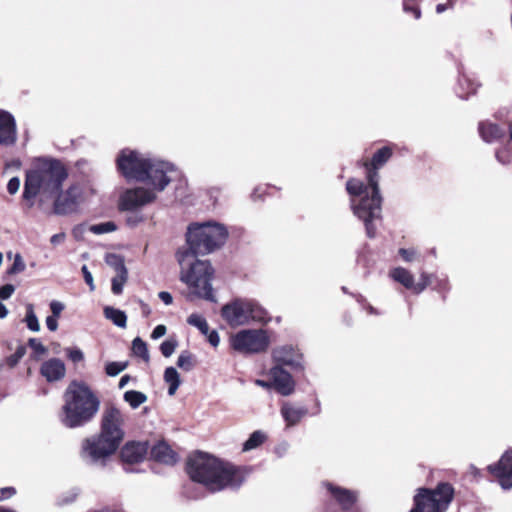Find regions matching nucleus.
<instances>
[{
	"mask_svg": "<svg viewBox=\"0 0 512 512\" xmlns=\"http://www.w3.org/2000/svg\"><path fill=\"white\" fill-rule=\"evenodd\" d=\"M228 231L217 222L192 223L186 233L187 247L179 249L176 257L180 265V280L185 283L190 295L215 301L211 280L214 270L206 260L197 255L209 254L226 242Z\"/></svg>",
	"mask_w": 512,
	"mask_h": 512,
	"instance_id": "nucleus-1",
	"label": "nucleus"
},
{
	"mask_svg": "<svg viewBox=\"0 0 512 512\" xmlns=\"http://www.w3.org/2000/svg\"><path fill=\"white\" fill-rule=\"evenodd\" d=\"M117 168L128 180L143 182L149 189L138 187L126 190L120 197L122 210L134 211L153 202L156 193L163 191L176 173L173 164L147 157L137 151L124 149L117 157Z\"/></svg>",
	"mask_w": 512,
	"mask_h": 512,
	"instance_id": "nucleus-2",
	"label": "nucleus"
},
{
	"mask_svg": "<svg viewBox=\"0 0 512 512\" xmlns=\"http://www.w3.org/2000/svg\"><path fill=\"white\" fill-rule=\"evenodd\" d=\"M391 156L392 150L389 147L379 149L373 155L370 163H363L367 169V184L356 178H351L346 183V191L351 198L350 205L353 213L364 222L367 236L370 238H373L376 233L374 221L380 220L382 213L378 169Z\"/></svg>",
	"mask_w": 512,
	"mask_h": 512,
	"instance_id": "nucleus-3",
	"label": "nucleus"
},
{
	"mask_svg": "<svg viewBox=\"0 0 512 512\" xmlns=\"http://www.w3.org/2000/svg\"><path fill=\"white\" fill-rule=\"evenodd\" d=\"M187 472L193 481L203 484L212 492L237 489L244 481L241 472L233 465L202 452L189 457Z\"/></svg>",
	"mask_w": 512,
	"mask_h": 512,
	"instance_id": "nucleus-4",
	"label": "nucleus"
},
{
	"mask_svg": "<svg viewBox=\"0 0 512 512\" xmlns=\"http://www.w3.org/2000/svg\"><path fill=\"white\" fill-rule=\"evenodd\" d=\"M123 422V415L118 408L107 407L102 414L100 434L82 443V458L90 463H99L114 454L124 437Z\"/></svg>",
	"mask_w": 512,
	"mask_h": 512,
	"instance_id": "nucleus-5",
	"label": "nucleus"
},
{
	"mask_svg": "<svg viewBox=\"0 0 512 512\" xmlns=\"http://www.w3.org/2000/svg\"><path fill=\"white\" fill-rule=\"evenodd\" d=\"M68 173L65 167L56 160H43L39 166L27 172L23 198L34 205V198L39 195V207L45 208L46 201L55 197Z\"/></svg>",
	"mask_w": 512,
	"mask_h": 512,
	"instance_id": "nucleus-6",
	"label": "nucleus"
},
{
	"mask_svg": "<svg viewBox=\"0 0 512 512\" xmlns=\"http://www.w3.org/2000/svg\"><path fill=\"white\" fill-rule=\"evenodd\" d=\"M60 421L67 428H77L89 423L98 413L100 400L82 381H73L66 388Z\"/></svg>",
	"mask_w": 512,
	"mask_h": 512,
	"instance_id": "nucleus-7",
	"label": "nucleus"
},
{
	"mask_svg": "<svg viewBox=\"0 0 512 512\" xmlns=\"http://www.w3.org/2000/svg\"><path fill=\"white\" fill-rule=\"evenodd\" d=\"M223 319L232 327L241 326L250 321L265 322L267 312L253 300L236 299L222 307Z\"/></svg>",
	"mask_w": 512,
	"mask_h": 512,
	"instance_id": "nucleus-8",
	"label": "nucleus"
},
{
	"mask_svg": "<svg viewBox=\"0 0 512 512\" xmlns=\"http://www.w3.org/2000/svg\"><path fill=\"white\" fill-rule=\"evenodd\" d=\"M453 494L454 489L448 483H441L434 490L420 489L414 497L415 506L410 512H445Z\"/></svg>",
	"mask_w": 512,
	"mask_h": 512,
	"instance_id": "nucleus-9",
	"label": "nucleus"
},
{
	"mask_svg": "<svg viewBox=\"0 0 512 512\" xmlns=\"http://www.w3.org/2000/svg\"><path fill=\"white\" fill-rule=\"evenodd\" d=\"M230 343L241 354H257L267 350L270 339L262 329H244L232 335Z\"/></svg>",
	"mask_w": 512,
	"mask_h": 512,
	"instance_id": "nucleus-10",
	"label": "nucleus"
},
{
	"mask_svg": "<svg viewBox=\"0 0 512 512\" xmlns=\"http://www.w3.org/2000/svg\"><path fill=\"white\" fill-rule=\"evenodd\" d=\"M56 195L54 213L64 215L76 209L82 196V189L78 185H72L65 192H58Z\"/></svg>",
	"mask_w": 512,
	"mask_h": 512,
	"instance_id": "nucleus-11",
	"label": "nucleus"
},
{
	"mask_svg": "<svg viewBox=\"0 0 512 512\" xmlns=\"http://www.w3.org/2000/svg\"><path fill=\"white\" fill-rule=\"evenodd\" d=\"M389 275L394 281L402 284L405 288L412 290L416 294L424 291L431 282L430 275L423 272L420 275L419 282L414 283L413 275L403 267H396L392 269Z\"/></svg>",
	"mask_w": 512,
	"mask_h": 512,
	"instance_id": "nucleus-12",
	"label": "nucleus"
},
{
	"mask_svg": "<svg viewBox=\"0 0 512 512\" xmlns=\"http://www.w3.org/2000/svg\"><path fill=\"white\" fill-rule=\"evenodd\" d=\"M488 470L498 479L502 488L510 489L512 487V450H507L497 464L488 466Z\"/></svg>",
	"mask_w": 512,
	"mask_h": 512,
	"instance_id": "nucleus-13",
	"label": "nucleus"
},
{
	"mask_svg": "<svg viewBox=\"0 0 512 512\" xmlns=\"http://www.w3.org/2000/svg\"><path fill=\"white\" fill-rule=\"evenodd\" d=\"M272 357L280 365H287L293 369L302 368L301 353L290 345L277 347L272 351Z\"/></svg>",
	"mask_w": 512,
	"mask_h": 512,
	"instance_id": "nucleus-14",
	"label": "nucleus"
},
{
	"mask_svg": "<svg viewBox=\"0 0 512 512\" xmlns=\"http://www.w3.org/2000/svg\"><path fill=\"white\" fill-rule=\"evenodd\" d=\"M270 376L273 380V387L283 396L293 393L295 384L292 376L281 366L277 365L270 370Z\"/></svg>",
	"mask_w": 512,
	"mask_h": 512,
	"instance_id": "nucleus-15",
	"label": "nucleus"
},
{
	"mask_svg": "<svg viewBox=\"0 0 512 512\" xmlns=\"http://www.w3.org/2000/svg\"><path fill=\"white\" fill-rule=\"evenodd\" d=\"M17 140L15 119L9 112L0 110V144L13 145Z\"/></svg>",
	"mask_w": 512,
	"mask_h": 512,
	"instance_id": "nucleus-16",
	"label": "nucleus"
},
{
	"mask_svg": "<svg viewBox=\"0 0 512 512\" xmlns=\"http://www.w3.org/2000/svg\"><path fill=\"white\" fill-rule=\"evenodd\" d=\"M147 451L148 446L146 443L128 442L121 449V458L125 463H139L145 459Z\"/></svg>",
	"mask_w": 512,
	"mask_h": 512,
	"instance_id": "nucleus-17",
	"label": "nucleus"
},
{
	"mask_svg": "<svg viewBox=\"0 0 512 512\" xmlns=\"http://www.w3.org/2000/svg\"><path fill=\"white\" fill-rule=\"evenodd\" d=\"M40 372L48 382H54L65 376L66 368L62 360L51 358L41 365Z\"/></svg>",
	"mask_w": 512,
	"mask_h": 512,
	"instance_id": "nucleus-18",
	"label": "nucleus"
},
{
	"mask_svg": "<svg viewBox=\"0 0 512 512\" xmlns=\"http://www.w3.org/2000/svg\"><path fill=\"white\" fill-rule=\"evenodd\" d=\"M327 489L331 492L336 501L340 504L343 510H349L356 501V495L349 490L326 484Z\"/></svg>",
	"mask_w": 512,
	"mask_h": 512,
	"instance_id": "nucleus-19",
	"label": "nucleus"
},
{
	"mask_svg": "<svg viewBox=\"0 0 512 512\" xmlns=\"http://www.w3.org/2000/svg\"><path fill=\"white\" fill-rule=\"evenodd\" d=\"M307 414V409L301 406H293L285 402L281 407V415L287 423V426L296 425L302 417Z\"/></svg>",
	"mask_w": 512,
	"mask_h": 512,
	"instance_id": "nucleus-20",
	"label": "nucleus"
},
{
	"mask_svg": "<svg viewBox=\"0 0 512 512\" xmlns=\"http://www.w3.org/2000/svg\"><path fill=\"white\" fill-rule=\"evenodd\" d=\"M151 454L155 460L165 464H173L177 461L176 454L166 443L155 445L151 450Z\"/></svg>",
	"mask_w": 512,
	"mask_h": 512,
	"instance_id": "nucleus-21",
	"label": "nucleus"
},
{
	"mask_svg": "<svg viewBox=\"0 0 512 512\" xmlns=\"http://www.w3.org/2000/svg\"><path fill=\"white\" fill-rule=\"evenodd\" d=\"M479 132L483 140L488 143L501 138L505 133L503 128L490 122L480 123Z\"/></svg>",
	"mask_w": 512,
	"mask_h": 512,
	"instance_id": "nucleus-22",
	"label": "nucleus"
},
{
	"mask_svg": "<svg viewBox=\"0 0 512 512\" xmlns=\"http://www.w3.org/2000/svg\"><path fill=\"white\" fill-rule=\"evenodd\" d=\"M104 316L119 328H126L127 326V316L120 309L106 306L104 308Z\"/></svg>",
	"mask_w": 512,
	"mask_h": 512,
	"instance_id": "nucleus-23",
	"label": "nucleus"
},
{
	"mask_svg": "<svg viewBox=\"0 0 512 512\" xmlns=\"http://www.w3.org/2000/svg\"><path fill=\"white\" fill-rule=\"evenodd\" d=\"M164 380L169 384L168 394L173 396L180 386V375L174 367H167L164 372Z\"/></svg>",
	"mask_w": 512,
	"mask_h": 512,
	"instance_id": "nucleus-24",
	"label": "nucleus"
},
{
	"mask_svg": "<svg viewBox=\"0 0 512 512\" xmlns=\"http://www.w3.org/2000/svg\"><path fill=\"white\" fill-rule=\"evenodd\" d=\"M105 261L107 265H109L115 270L116 273L128 274V271L124 264V259L120 255L114 253L107 254L105 257Z\"/></svg>",
	"mask_w": 512,
	"mask_h": 512,
	"instance_id": "nucleus-25",
	"label": "nucleus"
},
{
	"mask_svg": "<svg viewBox=\"0 0 512 512\" xmlns=\"http://www.w3.org/2000/svg\"><path fill=\"white\" fill-rule=\"evenodd\" d=\"M266 440V435L262 431H254L243 444V451H250L259 447Z\"/></svg>",
	"mask_w": 512,
	"mask_h": 512,
	"instance_id": "nucleus-26",
	"label": "nucleus"
},
{
	"mask_svg": "<svg viewBox=\"0 0 512 512\" xmlns=\"http://www.w3.org/2000/svg\"><path fill=\"white\" fill-rule=\"evenodd\" d=\"M124 400L128 402L133 409H136L147 401V396L142 392L130 390L124 393Z\"/></svg>",
	"mask_w": 512,
	"mask_h": 512,
	"instance_id": "nucleus-27",
	"label": "nucleus"
},
{
	"mask_svg": "<svg viewBox=\"0 0 512 512\" xmlns=\"http://www.w3.org/2000/svg\"><path fill=\"white\" fill-rule=\"evenodd\" d=\"M25 322L29 330L33 332H38L40 330V324L32 304H28L26 306Z\"/></svg>",
	"mask_w": 512,
	"mask_h": 512,
	"instance_id": "nucleus-28",
	"label": "nucleus"
},
{
	"mask_svg": "<svg viewBox=\"0 0 512 512\" xmlns=\"http://www.w3.org/2000/svg\"><path fill=\"white\" fill-rule=\"evenodd\" d=\"M187 323L191 326L198 328L202 334H208V332H209V325H208L206 319L199 314H196V313L191 314L187 318Z\"/></svg>",
	"mask_w": 512,
	"mask_h": 512,
	"instance_id": "nucleus-29",
	"label": "nucleus"
},
{
	"mask_svg": "<svg viewBox=\"0 0 512 512\" xmlns=\"http://www.w3.org/2000/svg\"><path fill=\"white\" fill-rule=\"evenodd\" d=\"M132 351L135 355L141 357L146 362L149 361V353L147 344L139 337H136L132 342Z\"/></svg>",
	"mask_w": 512,
	"mask_h": 512,
	"instance_id": "nucleus-30",
	"label": "nucleus"
},
{
	"mask_svg": "<svg viewBox=\"0 0 512 512\" xmlns=\"http://www.w3.org/2000/svg\"><path fill=\"white\" fill-rule=\"evenodd\" d=\"M127 362H108L105 372L108 376L115 377L127 368Z\"/></svg>",
	"mask_w": 512,
	"mask_h": 512,
	"instance_id": "nucleus-31",
	"label": "nucleus"
},
{
	"mask_svg": "<svg viewBox=\"0 0 512 512\" xmlns=\"http://www.w3.org/2000/svg\"><path fill=\"white\" fill-rule=\"evenodd\" d=\"M115 230H116V225L113 222H111V221L105 222V223L91 225L89 227V231L94 233V234H97V235L113 232Z\"/></svg>",
	"mask_w": 512,
	"mask_h": 512,
	"instance_id": "nucleus-32",
	"label": "nucleus"
},
{
	"mask_svg": "<svg viewBox=\"0 0 512 512\" xmlns=\"http://www.w3.org/2000/svg\"><path fill=\"white\" fill-rule=\"evenodd\" d=\"M128 274H118L112 279L111 290L114 294L119 295L123 291V286L127 281Z\"/></svg>",
	"mask_w": 512,
	"mask_h": 512,
	"instance_id": "nucleus-33",
	"label": "nucleus"
},
{
	"mask_svg": "<svg viewBox=\"0 0 512 512\" xmlns=\"http://www.w3.org/2000/svg\"><path fill=\"white\" fill-rule=\"evenodd\" d=\"M177 366L183 370L190 371L193 366V358L189 352H182L177 360Z\"/></svg>",
	"mask_w": 512,
	"mask_h": 512,
	"instance_id": "nucleus-34",
	"label": "nucleus"
},
{
	"mask_svg": "<svg viewBox=\"0 0 512 512\" xmlns=\"http://www.w3.org/2000/svg\"><path fill=\"white\" fill-rule=\"evenodd\" d=\"M26 268V265L23 261V258L20 254H16L14 257V262L12 266L7 270L9 275H14L20 272H23Z\"/></svg>",
	"mask_w": 512,
	"mask_h": 512,
	"instance_id": "nucleus-35",
	"label": "nucleus"
},
{
	"mask_svg": "<svg viewBox=\"0 0 512 512\" xmlns=\"http://www.w3.org/2000/svg\"><path fill=\"white\" fill-rule=\"evenodd\" d=\"M177 345L178 343L175 339H168L160 345V351L164 357H170L174 353Z\"/></svg>",
	"mask_w": 512,
	"mask_h": 512,
	"instance_id": "nucleus-36",
	"label": "nucleus"
},
{
	"mask_svg": "<svg viewBox=\"0 0 512 512\" xmlns=\"http://www.w3.org/2000/svg\"><path fill=\"white\" fill-rule=\"evenodd\" d=\"M399 255L402 257V259L405 262H411L417 258L418 252L413 248H410V249L401 248V249H399Z\"/></svg>",
	"mask_w": 512,
	"mask_h": 512,
	"instance_id": "nucleus-37",
	"label": "nucleus"
},
{
	"mask_svg": "<svg viewBox=\"0 0 512 512\" xmlns=\"http://www.w3.org/2000/svg\"><path fill=\"white\" fill-rule=\"evenodd\" d=\"M28 344L38 354H45L47 352L46 347L41 343L39 339L31 338L29 339Z\"/></svg>",
	"mask_w": 512,
	"mask_h": 512,
	"instance_id": "nucleus-38",
	"label": "nucleus"
},
{
	"mask_svg": "<svg viewBox=\"0 0 512 512\" xmlns=\"http://www.w3.org/2000/svg\"><path fill=\"white\" fill-rule=\"evenodd\" d=\"M15 291V287L12 284H5L0 288V299H9Z\"/></svg>",
	"mask_w": 512,
	"mask_h": 512,
	"instance_id": "nucleus-39",
	"label": "nucleus"
},
{
	"mask_svg": "<svg viewBox=\"0 0 512 512\" xmlns=\"http://www.w3.org/2000/svg\"><path fill=\"white\" fill-rule=\"evenodd\" d=\"M67 356L69 357V359L75 363L77 362H80L84 359V354L83 352L78 349V348H74V349H68L67 350Z\"/></svg>",
	"mask_w": 512,
	"mask_h": 512,
	"instance_id": "nucleus-40",
	"label": "nucleus"
},
{
	"mask_svg": "<svg viewBox=\"0 0 512 512\" xmlns=\"http://www.w3.org/2000/svg\"><path fill=\"white\" fill-rule=\"evenodd\" d=\"M81 270L83 273L84 280L87 283V285L89 286L90 291H94L95 285H94L93 276H92L91 272L88 270L86 265H83Z\"/></svg>",
	"mask_w": 512,
	"mask_h": 512,
	"instance_id": "nucleus-41",
	"label": "nucleus"
},
{
	"mask_svg": "<svg viewBox=\"0 0 512 512\" xmlns=\"http://www.w3.org/2000/svg\"><path fill=\"white\" fill-rule=\"evenodd\" d=\"M50 309L52 312L51 316L59 318L61 312L64 310V304L57 300H53L50 302Z\"/></svg>",
	"mask_w": 512,
	"mask_h": 512,
	"instance_id": "nucleus-42",
	"label": "nucleus"
},
{
	"mask_svg": "<svg viewBox=\"0 0 512 512\" xmlns=\"http://www.w3.org/2000/svg\"><path fill=\"white\" fill-rule=\"evenodd\" d=\"M20 188V179L18 177H13L9 180L7 184V190L10 194H15Z\"/></svg>",
	"mask_w": 512,
	"mask_h": 512,
	"instance_id": "nucleus-43",
	"label": "nucleus"
},
{
	"mask_svg": "<svg viewBox=\"0 0 512 512\" xmlns=\"http://www.w3.org/2000/svg\"><path fill=\"white\" fill-rule=\"evenodd\" d=\"M207 336V339L209 341V343L213 346V347H217L219 345V342H220V338H219V335L217 333V331L215 330H212L208 332V334H205Z\"/></svg>",
	"mask_w": 512,
	"mask_h": 512,
	"instance_id": "nucleus-44",
	"label": "nucleus"
},
{
	"mask_svg": "<svg viewBox=\"0 0 512 512\" xmlns=\"http://www.w3.org/2000/svg\"><path fill=\"white\" fill-rule=\"evenodd\" d=\"M46 326L50 331H56L58 328V318L55 316L46 317Z\"/></svg>",
	"mask_w": 512,
	"mask_h": 512,
	"instance_id": "nucleus-45",
	"label": "nucleus"
},
{
	"mask_svg": "<svg viewBox=\"0 0 512 512\" xmlns=\"http://www.w3.org/2000/svg\"><path fill=\"white\" fill-rule=\"evenodd\" d=\"M166 327L164 325H157L152 331L151 337L153 339H158L166 334Z\"/></svg>",
	"mask_w": 512,
	"mask_h": 512,
	"instance_id": "nucleus-46",
	"label": "nucleus"
},
{
	"mask_svg": "<svg viewBox=\"0 0 512 512\" xmlns=\"http://www.w3.org/2000/svg\"><path fill=\"white\" fill-rule=\"evenodd\" d=\"M0 493H1L0 501H2V500L8 499L11 496H13L15 494V489L12 487L2 488L0 490Z\"/></svg>",
	"mask_w": 512,
	"mask_h": 512,
	"instance_id": "nucleus-47",
	"label": "nucleus"
},
{
	"mask_svg": "<svg viewBox=\"0 0 512 512\" xmlns=\"http://www.w3.org/2000/svg\"><path fill=\"white\" fill-rule=\"evenodd\" d=\"M158 296L165 305H170L173 302V297L169 292L161 291Z\"/></svg>",
	"mask_w": 512,
	"mask_h": 512,
	"instance_id": "nucleus-48",
	"label": "nucleus"
},
{
	"mask_svg": "<svg viewBox=\"0 0 512 512\" xmlns=\"http://www.w3.org/2000/svg\"><path fill=\"white\" fill-rule=\"evenodd\" d=\"M65 238H66L65 233H57V234H54L50 238V242L53 245H58V244H61L62 242H64Z\"/></svg>",
	"mask_w": 512,
	"mask_h": 512,
	"instance_id": "nucleus-49",
	"label": "nucleus"
},
{
	"mask_svg": "<svg viewBox=\"0 0 512 512\" xmlns=\"http://www.w3.org/2000/svg\"><path fill=\"white\" fill-rule=\"evenodd\" d=\"M142 220H143L142 216H140L138 214L130 215V216L127 217V223L130 226H136Z\"/></svg>",
	"mask_w": 512,
	"mask_h": 512,
	"instance_id": "nucleus-50",
	"label": "nucleus"
},
{
	"mask_svg": "<svg viewBox=\"0 0 512 512\" xmlns=\"http://www.w3.org/2000/svg\"><path fill=\"white\" fill-rule=\"evenodd\" d=\"M403 8H404L405 12L411 11L413 13L415 19H419L420 18L421 12H420L418 7H414V6L410 7L407 3H404Z\"/></svg>",
	"mask_w": 512,
	"mask_h": 512,
	"instance_id": "nucleus-51",
	"label": "nucleus"
},
{
	"mask_svg": "<svg viewBox=\"0 0 512 512\" xmlns=\"http://www.w3.org/2000/svg\"><path fill=\"white\" fill-rule=\"evenodd\" d=\"M23 353L18 351L16 352L14 355L10 356L8 358V364L13 367L14 365L17 364L18 360L22 357Z\"/></svg>",
	"mask_w": 512,
	"mask_h": 512,
	"instance_id": "nucleus-52",
	"label": "nucleus"
},
{
	"mask_svg": "<svg viewBox=\"0 0 512 512\" xmlns=\"http://www.w3.org/2000/svg\"><path fill=\"white\" fill-rule=\"evenodd\" d=\"M463 81L469 85V87H470V92H469V93H467L466 95L459 94V96H460L461 98H467L469 94H473V93H475V92H476V89H477L478 85H474V84H473V83H471V82H470V80H469V79H467V78H464V79H463Z\"/></svg>",
	"mask_w": 512,
	"mask_h": 512,
	"instance_id": "nucleus-53",
	"label": "nucleus"
},
{
	"mask_svg": "<svg viewBox=\"0 0 512 512\" xmlns=\"http://www.w3.org/2000/svg\"><path fill=\"white\" fill-rule=\"evenodd\" d=\"M496 157H497L498 161L501 162V163H509L511 161L506 156V151L505 150L497 152Z\"/></svg>",
	"mask_w": 512,
	"mask_h": 512,
	"instance_id": "nucleus-54",
	"label": "nucleus"
},
{
	"mask_svg": "<svg viewBox=\"0 0 512 512\" xmlns=\"http://www.w3.org/2000/svg\"><path fill=\"white\" fill-rule=\"evenodd\" d=\"M255 384L262 387V388H266V389H269L273 386V382L270 383V382H267V381H264V380H261V379H257L255 381Z\"/></svg>",
	"mask_w": 512,
	"mask_h": 512,
	"instance_id": "nucleus-55",
	"label": "nucleus"
},
{
	"mask_svg": "<svg viewBox=\"0 0 512 512\" xmlns=\"http://www.w3.org/2000/svg\"><path fill=\"white\" fill-rule=\"evenodd\" d=\"M8 310L6 306L0 301V318L3 319L7 316Z\"/></svg>",
	"mask_w": 512,
	"mask_h": 512,
	"instance_id": "nucleus-56",
	"label": "nucleus"
},
{
	"mask_svg": "<svg viewBox=\"0 0 512 512\" xmlns=\"http://www.w3.org/2000/svg\"><path fill=\"white\" fill-rule=\"evenodd\" d=\"M129 380L130 377L128 375H124L119 381V388H124L129 382Z\"/></svg>",
	"mask_w": 512,
	"mask_h": 512,
	"instance_id": "nucleus-57",
	"label": "nucleus"
},
{
	"mask_svg": "<svg viewBox=\"0 0 512 512\" xmlns=\"http://www.w3.org/2000/svg\"><path fill=\"white\" fill-rule=\"evenodd\" d=\"M446 8H447V7H446V5H445V4H438V5L436 6V12H437V13H442V12H444V11L446 10Z\"/></svg>",
	"mask_w": 512,
	"mask_h": 512,
	"instance_id": "nucleus-58",
	"label": "nucleus"
},
{
	"mask_svg": "<svg viewBox=\"0 0 512 512\" xmlns=\"http://www.w3.org/2000/svg\"><path fill=\"white\" fill-rule=\"evenodd\" d=\"M142 311L145 316H148L150 314V308L144 303H142Z\"/></svg>",
	"mask_w": 512,
	"mask_h": 512,
	"instance_id": "nucleus-59",
	"label": "nucleus"
},
{
	"mask_svg": "<svg viewBox=\"0 0 512 512\" xmlns=\"http://www.w3.org/2000/svg\"><path fill=\"white\" fill-rule=\"evenodd\" d=\"M0 512H16V511H14V510H12L10 508L1 506L0 507Z\"/></svg>",
	"mask_w": 512,
	"mask_h": 512,
	"instance_id": "nucleus-60",
	"label": "nucleus"
},
{
	"mask_svg": "<svg viewBox=\"0 0 512 512\" xmlns=\"http://www.w3.org/2000/svg\"><path fill=\"white\" fill-rule=\"evenodd\" d=\"M510 138L512 139V123L510 124Z\"/></svg>",
	"mask_w": 512,
	"mask_h": 512,
	"instance_id": "nucleus-61",
	"label": "nucleus"
},
{
	"mask_svg": "<svg viewBox=\"0 0 512 512\" xmlns=\"http://www.w3.org/2000/svg\"><path fill=\"white\" fill-rule=\"evenodd\" d=\"M369 312H370V313H374V309H373V307H371V306L369 307Z\"/></svg>",
	"mask_w": 512,
	"mask_h": 512,
	"instance_id": "nucleus-62",
	"label": "nucleus"
}]
</instances>
